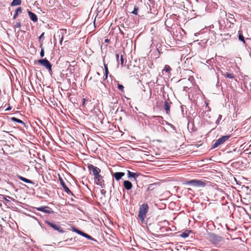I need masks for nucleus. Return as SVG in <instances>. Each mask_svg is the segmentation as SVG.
Listing matches in <instances>:
<instances>
[{
  "mask_svg": "<svg viewBox=\"0 0 251 251\" xmlns=\"http://www.w3.org/2000/svg\"><path fill=\"white\" fill-rule=\"evenodd\" d=\"M207 239L211 244L216 247H226L225 239L221 236H219L215 233H209L208 234Z\"/></svg>",
  "mask_w": 251,
  "mask_h": 251,
  "instance_id": "obj_1",
  "label": "nucleus"
},
{
  "mask_svg": "<svg viewBox=\"0 0 251 251\" xmlns=\"http://www.w3.org/2000/svg\"><path fill=\"white\" fill-rule=\"evenodd\" d=\"M149 210V206L147 203L142 204L139 208L138 216L142 223L145 222L146 214Z\"/></svg>",
  "mask_w": 251,
  "mask_h": 251,
  "instance_id": "obj_2",
  "label": "nucleus"
},
{
  "mask_svg": "<svg viewBox=\"0 0 251 251\" xmlns=\"http://www.w3.org/2000/svg\"><path fill=\"white\" fill-rule=\"evenodd\" d=\"M183 184L185 185H190L196 187H203L206 185L204 181L198 179H192L183 182Z\"/></svg>",
  "mask_w": 251,
  "mask_h": 251,
  "instance_id": "obj_3",
  "label": "nucleus"
},
{
  "mask_svg": "<svg viewBox=\"0 0 251 251\" xmlns=\"http://www.w3.org/2000/svg\"><path fill=\"white\" fill-rule=\"evenodd\" d=\"M230 137V135H225L222 136L221 138H220L218 140H216L215 141V143L212 146V149H215L219 147V146L225 143L229 138Z\"/></svg>",
  "mask_w": 251,
  "mask_h": 251,
  "instance_id": "obj_4",
  "label": "nucleus"
},
{
  "mask_svg": "<svg viewBox=\"0 0 251 251\" xmlns=\"http://www.w3.org/2000/svg\"><path fill=\"white\" fill-rule=\"evenodd\" d=\"M38 62L45 67L49 72H51L52 65L46 58L39 59L38 60Z\"/></svg>",
  "mask_w": 251,
  "mask_h": 251,
  "instance_id": "obj_5",
  "label": "nucleus"
},
{
  "mask_svg": "<svg viewBox=\"0 0 251 251\" xmlns=\"http://www.w3.org/2000/svg\"><path fill=\"white\" fill-rule=\"evenodd\" d=\"M94 179L97 185L100 186L102 188L105 187L103 177L101 175H100V174H98V176H94Z\"/></svg>",
  "mask_w": 251,
  "mask_h": 251,
  "instance_id": "obj_6",
  "label": "nucleus"
},
{
  "mask_svg": "<svg viewBox=\"0 0 251 251\" xmlns=\"http://www.w3.org/2000/svg\"><path fill=\"white\" fill-rule=\"evenodd\" d=\"M45 223L53 228L54 230L58 231L59 233H63L64 232V230L58 225H55L49 221H46Z\"/></svg>",
  "mask_w": 251,
  "mask_h": 251,
  "instance_id": "obj_7",
  "label": "nucleus"
},
{
  "mask_svg": "<svg viewBox=\"0 0 251 251\" xmlns=\"http://www.w3.org/2000/svg\"><path fill=\"white\" fill-rule=\"evenodd\" d=\"M88 168L89 171L92 172L94 176H98V175L100 173V170L97 167L95 166L92 164L88 165Z\"/></svg>",
  "mask_w": 251,
  "mask_h": 251,
  "instance_id": "obj_8",
  "label": "nucleus"
},
{
  "mask_svg": "<svg viewBox=\"0 0 251 251\" xmlns=\"http://www.w3.org/2000/svg\"><path fill=\"white\" fill-rule=\"evenodd\" d=\"M37 210L39 211H42L48 214H53L54 211L52 209L47 206H42L39 207H37Z\"/></svg>",
  "mask_w": 251,
  "mask_h": 251,
  "instance_id": "obj_9",
  "label": "nucleus"
},
{
  "mask_svg": "<svg viewBox=\"0 0 251 251\" xmlns=\"http://www.w3.org/2000/svg\"><path fill=\"white\" fill-rule=\"evenodd\" d=\"M59 179L61 185H62L64 189V191L68 194H73L72 192L66 185L65 183L63 181V179L60 176L59 177Z\"/></svg>",
  "mask_w": 251,
  "mask_h": 251,
  "instance_id": "obj_10",
  "label": "nucleus"
},
{
  "mask_svg": "<svg viewBox=\"0 0 251 251\" xmlns=\"http://www.w3.org/2000/svg\"><path fill=\"white\" fill-rule=\"evenodd\" d=\"M171 104L172 102L169 100H165L164 102V108L167 114L170 113Z\"/></svg>",
  "mask_w": 251,
  "mask_h": 251,
  "instance_id": "obj_11",
  "label": "nucleus"
},
{
  "mask_svg": "<svg viewBox=\"0 0 251 251\" xmlns=\"http://www.w3.org/2000/svg\"><path fill=\"white\" fill-rule=\"evenodd\" d=\"M27 13L31 20H32L33 22L35 23L37 22L38 18L37 15L35 13L32 12L31 11L28 10H27Z\"/></svg>",
  "mask_w": 251,
  "mask_h": 251,
  "instance_id": "obj_12",
  "label": "nucleus"
},
{
  "mask_svg": "<svg viewBox=\"0 0 251 251\" xmlns=\"http://www.w3.org/2000/svg\"><path fill=\"white\" fill-rule=\"evenodd\" d=\"M127 174L129 178H133L134 180H136V178L139 176V174L138 173L132 172L129 170H127Z\"/></svg>",
  "mask_w": 251,
  "mask_h": 251,
  "instance_id": "obj_13",
  "label": "nucleus"
},
{
  "mask_svg": "<svg viewBox=\"0 0 251 251\" xmlns=\"http://www.w3.org/2000/svg\"><path fill=\"white\" fill-rule=\"evenodd\" d=\"M123 185L126 189L127 190H130L132 187V184L131 182L128 180H125L124 181Z\"/></svg>",
  "mask_w": 251,
  "mask_h": 251,
  "instance_id": "obj_14",
  "label": "nucleus"
},
{
  "mask_svg": "<svg viewBox=\"0 0 251 251\" xmlns=\"http://www.w3.org/2000/svg\"><path fill=\"white\" fill-rule=\"evenodd\" d=\"M125 175V173L123 172H116L113 174V176H114L116 180L118 181L121 179Z\"/></svg>",
  "mask_w": 251,
  "mask_h": 251,
  "instance_id": "obj_15",
  "label": "nucleus"
},
{
  "mask_svg": "<svg viewBox=\"0 0 251 251\" xmlns=\"http://www.w3.org/2000/svg\"><path fill=\"white\" fill-rule=\"evenodd\" d=\"M17 177L18 178H19L21 180H22L24 182H25L26 183H30V184H34V182L33 181H31L30 179L26 178L23 176H19V175L17 176Z\"/></svg>",
  "mask_w": 251,
  "mask_h": 251,
  "instance_id": "obj_16",
  "label": "nucleus"
},
{
  "mask_svg": "<svg viewBox=\"0 0 251 251\" xmlns=\"http://www.w3.org/2000/svg\"><path fill=\"white\" fill-rule=\"evenodd\" d=\"M21 0H13L10 5L12 6H17L21 5Z\"/></svg>",
  "mask_w": 251,
  "mask_h": 251,
  "instance_id": "obj_17",
  "label": "nucleus"
},
{
  "mask_svg": "<svg viewBox=\"0 0 251 251\" xmlns=\"http://www.w3.org/2000/svg\"><path fill=\"white\" fill-rule=\"evenodd\" d=\"M238 39L240 41H242L244 44H245L244 37L242 34V32L240 30L238 31Z\"/></svg>",
  "mask_w": 251,
  "mask_h": 251,
  "instance_id": "obj_18",
  "label": "nucleus"
},
{
  "mask_svg": "<svg viewBox=\"0 0 251 251\" xmlns=\"http://www.w3.org/2000/svg\"><path fill=\"white\" fill-rule=\"evenodd\" d=\"M226 78L232 79L235 77V75L233 73H229L228 72H226L225 74L223 75Z\"/></svg>",
  "mask_w": 251,
  "mask_h": 251,
  "instance_id": "obj_19",
  "label": "nucleus"
},
{
  "mask_svg": "<svg viewBox=\"0 0 251 251\" xmlns=\"http://www.w3.org/2000/svg\"><path fill=\"white\" fill-rule=\"evenodd\" d=\"M11 121L17 122L18 123L21 124L23 125H25V123L22 120L16 118V117H12L11 118Z\"/></svg>",
  "mask_w": 251,
  "mask_h": 251,
  "instance_id": "obj_20",
  "label": "nucleus"
},
{
  "mask_svg": "<svg viewBox=\"0 0 251 251\" xmlns=\"http://www.w3.org/2000/svg\"><path fill=\"white\" fill-rule=\"evenodd\" d=\"M64 29L60 30V32L59 34L58 35L59 38L60 39L59 43H60V44H62V42L63 41V33H64Z\"/></svg>",
  "mask_w": 251,
  "mask_h": 251,
  "instance_id": "obj_21",
  "label": "nucleus"
},
{
  "mask_svg": "<svg viewBox=\"0 0 251 251\" xmlns=\"http://www.w3.org/2000/svg\"><path fill=\"white\" fill-rule=\"evenodd\" d=\"M189 233H190V231H185L184 232H182L181 234H180V237H182V238H185L187 237H188L189 235Z\"/></svg>",
  "mask_w": 251,
  "mask_h": 251,
  "instance_id": "obj_22",
  "label": "nucleus"
},
{
  "mask_svg": "<svg viewBox=\"0 0 251 251\" xmlns=\"http://www.w3.org/2000/svg\"><path fill=\"white\" fill-rule=\"evenodd\" d=\"M104 70H105V79H106L107 78V76H108L109 72H108L107 65L105 63H104Z\"/></svg>",
  "mask_w": 251,
  "mask_h": 251,
  "instance_id": "obj_23",
  "label": "nucleus"
},
{
  "mask_svg": "<svg viewBox=\"0 0 251 251\" xmlns=\"http://www.w3.org/2000/svg\"><path fill=\"white\" fill-rule=\"evenodd\" d=\"M44 34H45L44 32L42 33L41 34V35L39 37V42L40 43V48H42L43 46V43H42L41 40L44 38Z\"/></svg>",
  "mask_w": 251,
  "mask_h": 251,
  "instance_id": "obj_24",
  "label": "nucleus"
},
{
  "mask_svg": "<svg viewBox=\"0 0 251 251\" xmlns=\"http://www.w3.org/2000/svg\"><path fill=\"white\" fill-rule=\"evenodd\" d=\"M171 70V68H170V67L169 65H166L165 66L164 68V71L165 72L169 73Z\"/></svg>",
  "mask_w": 251,
  "mask_h": 251,
  "instance_id": "obj_25",
  "label": "nucleus"
},
{
  "mask_svg": "<svg viewBox=\"0 0 251 251\" xmlns=\"http://www.w3.org/2000/svg\"><path fill=\"white\" fill-rule=\"evenodd\" d=\"M138 7L136 6H134L133 10L131 12V13L134 14V15H137L138 14Z\"/></svg>",
  "mask_w": 251,
  "mask_h": 251,
  "instance_id": "obj_26",
  "label": "nucleus"
},
{
  "mask_svg": "<svg viewBox=\"0 0 251 251\" xmlns=\"http://www.w3.org/2000/svg\"><path fill=\"white\" fill-rule=\"evenodd\" d=\"M117 87L121 91L123 92L124 91V86L123 85L118 83Z\"/></svg>",
  "mask_w": 251,
  "mask_h": 251,
  "instance_id": "obj_27",
  "label": "nucleus"
},
{
  "mask_svg": "<svg viewBox=\"0 0 251 251\" xmlns=\"http://www.w3.org/2000/svg\"><path fill=\"white\" fill-rule=\"evenodd\" d=\"M222 116L221 115H219V117L216 122V124L217 125H218L219 124L220 121L222 120Z\"/></svg>",
  "mask_w": 251,
  "mask_h": 251,
  "instance_id": "obj_28",
  "label": "nucleus"
},
{
  "mask_svg": "<svg viewBox=\"0 0 251 251\" xmlns=\"http://www.w3.org/2000/svg\"><path fill=\"white\" fill-rule=\"evenodd\" d=\"M73 231L77 233V234H80V232H81V230L78 229L77 228H75V227H73Z\"/></svg>",
  "mask_w": 251,
  "mask_h": 251,
  "instance_id": "obj_29",
  "label": "nucleus"
},
{
  "mask_svg": "<svg viewBox=\"0 0 251 251\" xmlns=\"http://www.w3.org/2000/svg\"><path fill=\"white\" fill-rule=\"evenodd\" d=\"M120 59L121 66H124V58H123V55H121Z\"/></svg>",
  "mask_w": 251,
  "mask_h": 251,
  "instance_id": "obj_30",
  "label": "nucleus"
},
{
  "mask_svg": "<svg viewBox=\"0 0 251 251\" xmlns=\"http://www.w3.org/2000/svg\"><path fill=\"white\" fill-rule=\"evenodd\" d=\"M15 12H16L18 14H19L20 13H21L22 12V8L21 7H18L16 9Z\"/></svg>",
  "mask_w": 251,
  "mask_h": 251,
  "instance_id": "obj_31",
  "label": "nucleus"
},
{
  "mask_svg": "<svg viewBox=\"0 0 251 251\" xmlns=\"http://www.w3.org/2000/svg\"><path fill=\"white\" fill-rule=\"evenodd\" d=\"M21 27V23L19 22H17L14 25V27L15 28H20Z\"/></svg>",
  "mask_w": 251,
  "mask_h": 251,
  "instance_id": "obj_32",
  "label": "nucleus"
},
{
  "mask_svg": "<svg viewBox=\"0 0 251 251\" xmlns=\"http://www.w3.org/2000/svg\"><path fill=\"white\" fill-rule=\"evenodd\" d=\"M44 55H45L44 50L43 49V48L42 47L41 52H40V56H41V57H43L44 56Z\"/></svg>",
  "mask_w": 251,
  "mask_h": 251,
  "instance_id": "obj_33",
  "label": "nucleus"
},
{
  "mask_svg": "<svg viewBox=\"0 0 251 251\" xmlns=\"http://www.w3.org/2000/svg\"><path fill=\"white\" fill-rule=\"evenodd\" d=\"M85 238L88 239H90V240H93V238L90 236L89 235L87 234H86L85 237Z\"/></svg>",
  "mask_w": 251,
  "mask_h": 251,
  "instance_id": "obj_34",
  "label": "nucleus"
},
{
  "mask_svg": "<svg viewBox=\"0 0 251 251\" xmlns=\"http://www.w3.org/2000/svg\"><path fill=\"white\" fill-rule=\"evenodd\" d=\"M168 125L171 126V127L172 128H173V130H176V127H175V126L174 125H172V124H169Z\"/></svg>",
  "mask_w": 251,
  "mask_h": 251,
  "instance_id": "obj_35",
  "label": "nucleus"
},
{
  "mask_svg": "<svg viewBox=\"0 0 251 251\" xmlns=\"http://www.w3.org/2000/svg\"><path fill=\"white\" fill-rule=\"evenodd\" d=\"M228 18L231 19H234V15L232 14H228Z\"/></svg>",
  "mask_w": 251,
  "mask_h": 251,
  "instance_id": "obj_36",
  "label": "nucleus"
},
{
  "mask_svg": "<svg viewBox=\"0 0 251 251\" xmlns=\"http://www.w3.org/2000/svg\"><path fill=\"white\" fill-rule=\"evenodd\" d=\"M18 15V14L16 12H15L13 16V19L14 20L16 19L17 18Z\"/></svg>",
  "mask_w": 251,
  "mask_h": 251,
  "instance_id": "obj_37",
  "label": "nucleus"
},
{
  "mask_svg": "<svg viewBox=\"0 0 251 251\" xmlns=\"http://www.w3.org/2000/svg\"><path fill=\"white\" fill-rule=\"evenodd\" d=\"M86 234V233H84V232H83V231H81V232H80L79 235H81V236H82L83 237H85Z\"/></svg>",
  "mask_w": 251,
  "mask_h": 251,
  "instance_id": "obj_38",
  "label": "nucleus"
},
{
  "mask_svg": "<svg viewBox=\"0 0 251 251\" xmlns=\"http://www.w3.org/2000/svg\"><path fill=\"white\" fill-rule=\"evenodd\" d=\"M86 234V233H84V232H83V231H81V232H80L79 235H81V236H82L83 237H85Z\"/></svg>",
  "mask_w": 251,
  "mask_h": 251,
  "instance_id": "obj_39",
  "label": "nucleus"
},
{
  "mask_svg": "<svg viewBox=\"0 0 251 251\" xmlns=\"http://www.w3.org/2000/svg\"><path fill=\"white\" fill-rule=\"evenodd\" d=\"M86 234V233H84V232H83V231H81V232H80L79 235H81V236H82L83 237H85Z\"/></svg>",
  "mask_w": 251,
  "mask_h": 251,
  "instance_id": "obj_40",
  "label": "nucleus"
},
{
  "mask_svg": "<svg viewBox=\"0 0 251 251\" xmlns=\"http://www.w3.org/2000/svg\"><path fill=\"white\" fill-rule=\"evenodd\" d=\"M116 59H117V61L118 62H119V54L118 53H117L116 54Z\"/></svg>",
  "mask_w": 251,
  "mask_h": 251,
  "instance_id": "obj_41",
  "label": "nucleus"
},
{
  "mask_svg": "<svg viewBox=\"0 0 251 251\" xmlns=\"http://www.w3.org/2000/svg\"><path fill=\"white\" fill-rule=\"evenodd\" d=\"M68 241H73V238H72L67 239L66 240H64V242H68Z\"/></svg>",
  "mask_w": 251,
  "mask_h": 251,
  "instance_id": "obj_42",
  "label": "nucleus"
},
{
  "mask_svg": "<svg viewBox=\"0 0 251 251\" xmlns=\"http://www.w3.org/2000/svg\"><path fill=\"white\" fill-rule=\"evenodd\" d=\"M85 101H86V99H83L82 106H84V105H85Z\"/></svg>",
  "mask_w": 251,
  "mask_h": 251,
  "instance_id": "obj_43",
  "label": "nucleus"
},
{
  "mask_svg": "<svg viewBox=\"0 0 251 251\" xmlns=\"http://www.w3.org/2000/svg\"><path fill=\"white\" fill-rule=\"evenodd\" d=\"M11 109V106H8L6 109H5V111H8V110H10Z\"/></svg>",
  "mask_w": 251,
  "mask_h": 251,
  "instance_id": "obj_44",
  "label": "nucleus"
},
{
  "mask_svg": "<svg viewBox=\"0 0 251 251\" xmlns=\"http://www.w3.org/2000/svg\"><path fill=\"white\" fill-rule=\"evenodd\" d=\"M6 198H8L9 199H11V200H13V201H14V199H13V198H11V197H10V196H6Z\"/></svg>",
  "mask_w": 251,
  "mask_h": 251,
  "instance_id": "obj_45",
  "label": "nucleus"
},
{
  "mask_svg": "<svg viewBox=\"0 0 251 251\" xmlns=\"http://www.w3.org/2000/svg\"><path fill=\"white\" fill-rule=\"evenodd\" d=\"M187 88H188V87H183V90H184V91H186V89H187Z\"/></svg>",
  "mask_w": 251,
  "mask_h": 251,
  "instance_id": "obj_46",
  "label": "nucleus"
},
{
  "mask_svg": "<svg viewBox=\"0 0 251 251\" xmlns=\"http://www.w3.org/2000/svg\"><path fill=\"white\" fill-rule=\"evenodd\" d=\"M3 198H4V199L6 201H9L8 200H7L6 198V197H3Z\"/></svg>",
  "mask_w": 251,
  "mask_h": 251,
  "instance_id": "obj_47",
  "label": "nucleus"
},
{
  "mask_svg": "<svg viewBox=\"0 0 251 251\" xmlns=\"http://www.w3.org/2000/svg\"><path fill=\"white\" fill-rule=\"evenodd\" d=\"M109 42V40L108 39H106L105 40V42Z\"/></svg>",
  "mask_w": 251,
  "mask_h": 251,
  "instance_id": "obj_48",
  "label": "nucleus"
},
{
  "mask_svg": "<svg viewBox=\"0 0 251 251\" xmlns=\"http://www.w3.org/2000/svg\"><path fill=\"white\" fill-rule=\"evenodd\" d=\"M97 75H100V74L99 73H98V72H97Z\"/></svg>",
  "mask_w": 251,
  "mask_h": 251,
  "instance_id": "obj_49",
  "label": "nucleus"
},
{
  "mask_svg": "<svg viewBox=\"0 0 251 251\" xmlns=\"http://www.w3.org/2000/svg\"><path fill=\"white\" fill-rule=\"evenodd\" d=\"M73 243H71L68 244V245H73Z\"/></svg>",
  "mask_w": 251,
  "mask_h": 251,
  "instance_id": "obj_50",
  "label": "nucleus"
},
{
  "mask_svg": "<svg viewBox=\"0 0 251 251\" xmlns=\"http://www.w3.org/2000/svg\"><path fill=\"white\" fill-rule=\"evenodd\" d=\"M203 7L205 8V3H204Z\"/></svg>",
  "mask_w": 251,
  "mask_h": 251,
  "instance_id": "obj_51",
  "label": "nucleus"
},
{
  "mask_svg": "<svg viewBox=\"0 0 251 251\" xmlns=\"http://www.w3.org/2000/svg\"><path fill=\"white\" fill-rule=\"evenodd\" d=\"M188 189L189 190H191V188H188Z\"/></svg>",
  "mask_w": 251,
  "mask_h": 251,
  "instance_id": "obj_52",
  "label": "nucleus"
}]
</instances>
